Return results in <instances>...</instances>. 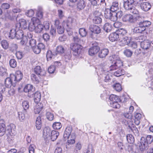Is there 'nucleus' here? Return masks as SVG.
I'll list each match as a JSON object with an SVG mask.
<instances>
[{"label": "nucleus", "mask_w": 153, "mask_h": 153, "mask_svg": "<svg viewBox=\"0 0 153 153\" xmlns=\"http://www.w3.org/2000/svg\"><path fill=\"white\" fill-rule=\"evenodd\" d=\"M126 33V31L122 28L116 30L115 32V41L117 43L121 46L128 45L131 42V38L127 36L125 37L123 39V36Z\"/></svg>", "instance_id": "nucleus-1"}, {"label": "nucleus", "mask_w": 153, "mask_h": 153, "mask_svg": "<svg viewBox=\"0 0 153 153\" xmlns=\"http://www.w3.org/2000/svg\"><path fill=\"white\" fill-rule=\"evenodd\" d=\"M136 146L141 152L146 150L149 147V145L146 142L145 138L144 137H141L140 141L137 143Z\"/></svg>", "instance_id": "nucleus-2"}, {"label": "nucleus", "mask_w": 153, "mask_h": 153, "mask_svg": "<svg viewBox=\"0 0 153 153\" xmlns=\"http://www.w3.org/2000/svg\"><path fill=\"white\" fill-rule=\"evenodd\" d=\"M70 48L73 51V55L75 56L79 55L81 53L83 47L78 43H71L70 45Z\"/></svg>", "instance_id": "nucleus-3"}, {"label": "nucleus", "mask_w": 153, "mask_h": 153, "mask_svg": "<svg viewBox=\"0 0 153 153\" xmlns=\"http://www.w3.org/2000/svg\"><path fill=\"white\" fill-rule=\"evenodd\" d=\"M24 91L25 92L28 93V97H33L35 93V88L32 85L28 84L25 86L24 88Z\"/></svg>", "instance_id": "nucleus-4"}, {"label": "nucleus", "mask_w": 153, "mask_h": 153, "mask_svg": "<svg viewBox=\"0 0 153 153\" xmlns=\"http://www.w3.org/2000/svg\"><path fill=\"white\" fill-rule=\"evenodd\" d=\"M93 46L91 47L88 51L89 54L90 56H93L96 54L99 51L100 48L97 42H94L92 44Z\"/></svg>", "instance_id": "nucleus-5"}, {"label": "nucleus", "mask_w": 153, "mask_h": 153, "mask_svg": "<svg viewBox=\"0 0 153 153\" xmlns=\"http://www.w3.org/2000/svg\"><path fill=\"white\" fill-rule=\"evenodd\" d=\"M54 25L57 33L60 34H62L64 32L65 29L61 24L60 23L58 20H56L54 22Z\"/></svg>", "instance_id": "nucleus-6"}, {"label": "nucleus", "mask_w": 153, "mask_h": 153, "mask_svg": "<svg viewBox=\"0 0 153 153\" xmlns=\"http://www.w3.org/2000/svg\"><path fill=\"white\" fill-rule=\"evenodd\" d=\"M27 24L26 21L24 19H21L19 22L16 24V27L18 29H25L27 28Z\"/></svg>", "instance_id": "nucleus-7"}, {"label": "nucleus", "mask_w": 153, "mask_h": 153, "mask_svg": "<svg viewBox=\"0 0 153 153\" xmlns=\"http://www.w3.org/2000/svg\"><path fill=\"white\" fill-rule=\"evenodd\" d=\"M16 129L15 125L13 124H11L7 126V131L10 135L13 136L16 134Z\"/></svg>", "instance_id": "nucleus-8"}, {"label": "nucleus", "mask_w": 153, "mask_h": 153, "mask_svg": "<svg viewBox=\"0 0 153 153\" xmlns=\"http://www.w3.org/2000/svg\"><path fill=\"white\" fill-rule=\"evenodd\" d=\"M113 13H112L109 9H106L104 11V16L107 19H109L111 21L114 22L115 19L114 16H113Z\"/></svg>", "instance_id": "nucleus-9"}, {"label": "nucleus", "mask_w": 153, "mask_h": 153, "mask_svg": "<svg viewBox=\"0 0 153 153\" xmlns=\"http://www.w3.org/2000/svg\"><path fill=\"white\" fill-rule=\"evenodd\" d=\"M34 72L37 75L41 76H44L46 74L45 71L43 70L39 66H36L34 69Z\"/></svg>", "instance_id": "nucleus-10"}, {"label": "nucleus", "mask_w": 153, "mask_h": 153, "mask_svg": "<svg viewBox=\"0 0 153 153\" xmlns=\"http://www.w3.org/2000/svg\"><path fill=\"white\" fill-rule=\"evenodd\" d=\"M124 7L126 10H129L133 7V0H123Z\"/></svg>", "instance_id": "nucleus-11"}, {"label": "nucleus", "mask_w": 153, "mask_h": 153, "mask_svg": "<svg viewBox=\"0 0 153 153\" xmlns=\"http://www.w3.org/2000/svg\"><path fill=\"white\" fill-rule=\"evenodd\" d=\"M122 19L124 22H128L131 23L134 22L136 20V19L134 18L131 14H127L124 15Z\"/></svg>", "instance_id": "nucleus-12"}, {"label": "nucleus", "mask_w": 153, "mask_h": 153, "mask_svg": "<svg viewBox=\"0 0 153 153\" xmlns=\"http://www.w3.org/2000/svg\"><path fill=\"white\" fill-rule=\"evenodd\" d=\"M51 130L49 127L45 128L43 131V136L45 139H49L51 133Z\"/></svg>", "instance_id": "nucleus-13"}, {"label": "nucleus", "mask_w": 153, "mask_h": 153, "mask_svg": "<svg viewBox=\"0 0 153 153\" xmlns=\"http://www.w3.org/2000/svg\"><path fill=\"white\" fill-rule=\"evenodd\" d=\"M89 29L92 33L96 34H98L100 32L101 30L100 27L95 25H91Z\"/></svg>", "instance_id": "nucleus-14"}, {"label": "nucleus", "mask_w": 153, "mask_h": 153, "mask_svg": "<svg viewBox=\"0 0 153 153\" xmlns=\"http://www.w3.org/2000/svg\"><path fill=\"white\" fill-rule=\"evenodd\" d=\"M140 7L142 10L147 11L151 8V5L149 3L144 2L141 4Z\"/></svg>", "instance_id": "nucleus-15"}, {"label": "nucleus", "mask_w": 153, "mask_h": 153, "mask_svg": "<svg viewBox=\"0 0 153 153\" xmlns=\"http://www.w3.org/2000/svg\"><path fill=\"white\" fill-rule=\"evenodd\" d=\"M72 131V127L71 126H67L65 129L63 134L64 138H68L71 135V134Z\"/></svg>", "instance_id": "nucleus-16"}, {"label": "nucleus", "mask_w": 153, "mask_h": 153, "mask_svg": "<svg viewBox=\"0 0 153 153\" xmlns=\"http://www.w3.org/2000/svg\"><path fill=\"white\" fill-rule=\"evenodd\" d=\"M141 46L144 50L149 49L151 46V43L148 41H145L141 43Z\"/></svg>", "instance_id": "nucleus-17"}, {"label": "nucleus", "mask_w": 153, "mask_h": 153, "mask_svg": "<svg viewBox=\"0 0 153 153\" xmlns=\"http://www.w3.org/2000/svg\"><path fill=\"white\" fill-rule=\"evenodd\" d=\"M108 53V50L107 49H103L100 51L99 53V56L100 58L105 57Z\"/></svg>", "instance_id": "nucleus-18"}, {"label": "nucleus", "mask_w": 153, "mask_h": 153, "mask_svg": "<svg viewBox=\"0 0 153 153\" xmlns=\"http://www.w3.org/2000/svg\"><path fill=\"white\" fill-rule=\"evenodd\" d=\"M40 76L36 75L34 74H32L31 75V78L32 80L35 83H38L40 79Z\"/></svg>", "instance_id": "nucleus-19"}, {"label": "nucleus", "mask_w": 153, "mask_h": 153, "mask_svg": "<svg viewBox=\"0 0 153 153\" xmlns=\"http://www.w3.org/2000/svg\"><path fill=\"white\" fill-rule=\"evenodd\" d=\"M23 31L21 29H18L16 30V38L17 39H21L24 36Z\"/></svg>", "instance_id": "nucleus-20"}, {"label": "nucleus", "mask_w": 153, "mask_h": 153, "mask_svg": "<svg viewBox=\"0 0 153 153\" xmlns=\"http://www.w3.org/2000/svg\"><path fill=\"white\" fill-rule=\"evenodd\" d=\"M59 133L55 131H52L51 133L50 138L49 139H51L53 141H54L56 140L58 137L59 135Z\"/></svg>", "instance_id": "nucleus-21"}, {"label": "nucleus", "mask_w": 153, "mask_h": 153, "mask_svg": "<svg viewBox=\"0 0 153 153\" xmlns=\"http://www.w3.org/2000/svg\"><path fill=\"white\" fill-rule=\"evenodd\" d=\"M17 28L16 27V28H13L10 30L9 33L8 37L11 39H13L16 38V30H17Z\"/></svg>", "instance_id": "nucleus-22"}, {"label": "nucleus", "mask_w": 153, "mask_h": 153, "mask_svg": "<svg viewBox=\"0 0 153 153\" xmlns=\"http://www.w3.org/2000/svg\"><path fill=\"white\" fill-rule=\"evenodd\" d=\"M85 3L84 0H79L77 2V7L80 10L83 9L85 7Z\"/></svg>", "instance_id": "nucleus-23"}, {"label": "nucleus", "mask_w": 153, "mask_h": 153, "mask_svg": "<svg viewBox=\"0 0 153 153\" xmlns=\"http://www.w3.org/2000/svg\"><path fill=\"white\" fill-rule=\"evenodd\" d=\"M151 24V22L147 21L140 22L139 23V25H141L143 28L144 27V30H146V27L149 26Z\"/></svg>", "instance_id": "nucleus-24"}, {"label": "nucleus", "mask_w": 153, "mask_h": 153, "mask_svg": "<svg viewBox=\"0 0 153 153\" xmlns=\"http://www.w3.org/2000/svg\"><path fill=\"white\" fill-rule=\"evenodd\" d=\"M56 55L57 54H62L64 53L65 49L61 45H59L56 48Z\"/></svg>", "instance_id": "nucleus-25"}, {"label": "nucleus", "mask_w": 153, "mask_h": 153, "mask_svg": "<svg viewBox=\"0 0 153 153\" xmlns=\"http://www.w3.org/2000/svg\"><path fill=\"white\" fill-rule=\"evenodd\" d=\"M34 99L36 103H38L41 100V95L40 93L39 92H36L34 93Z\"/></svg>", "instance_id": "nucleus-26"}, {"label": "nucleus", "mask_w": 153, "mask_h": 153, "mask_svg": "<svg viewBox=\"0 0 153 153\" xmlns=\"http://www.w3.org/2000/svg\"><path fill=\"white\" fill-rule=\"evenodd\" d=\"M135 119L134 120L135 123L138 125L140 123V120L142 117V115L139 113H136L134 115Z\"/></svg>", "instance_id": "nucleus-27"}, {"label": "nucleus", "mask_w": 153, "mask_h": 153, "mask_svg": "<svg viewBox=\"0 0 153 153\" xmlns=\"http://www.w3.org/2000/svg\"><path fill=\"white\" fill-rule=\"evenodd\" d=\"M71 137H69L67 138H68V144H72L75 143V139L76 138L75 134L74 133H72L71 135Z\"/></svg>", "instance_id": "nucleus-28"}, {"label": "nucleus", "mask_w": 153, "mask_h": 153, "mask_svg": "<svg viewBox=\"0 0 153 153\" xmlns=\"http://www.w3.org/2000/svg\"><path fill=\"white\" fill-rule=\"evenodd\" d=\"M42 126L41 119V117H38L36 119V126L37 129H40Z\"/></svg>", "instance_id": "nucleus-29"}, {"label": "nucleus", "mask_w": 153, "mask_h": 153, "mask_svg": "<svg viewBox=\"0 0 153 153\" xmlns=\"http://www.w3.org/2000/svg\"><path fill=\"white\" fill-rule=\"evenodd\" d=\"M115 59V70L123 66L122 62L120 60L119 57H117Z\"/></svg>", "instance_id": "nucleus-30"}, {"label": "nucleus", "mask_w": 153, "mask_h": 153, "mask_svg": "<svg viewBox=\"0 0 153 153\" xmlns=\"http://www.w3.org/2000/svg\"><path fill=\"white\" fill-rule=\"evenodd\" d=\"M138 26L135 27L133 29V32L136 33H141L142 32L144 31V27L142 28L141 25H138Z\"/></svg>", "instance_id": "nucleus-31"}, {"label": "nucleus", "mask_w": 153, "mask_h": 153, "mask_svg": "<svg viewBox=\"0 0 153 153\" xmlns=\"http://www.w3.org/2000/svg\"><path fill=\"white\" fill-rule=\"evenodd\" d=\"M121 104L120 98L119 96L115 95V108H120Z\"/></svg>", "instance_id": "nucleus-32"}, {"label": "nucleus", "mask_w": 153, "mask_h": 153, "mask_svg": "<svg viewBox=\"0 0 153 153\" xmlns=\"http://www.w3.org/2000/svg\"><path fill=\"white\" fill-rule=\"evenodd\" d=\"M14 76L17 79V81H20L22 78L23 75L20 71H18L16 72Z\"/></svg>", "instance_id": "nucleus-33"}, {"label": "nucleus", "mask_w": 153, "mask_h": 153, "mask_svg": "<svg viewBox=\"0 0 153 153\" xmlns=\"http://www.w3.org/2000/svg\"><path fill=\"white\" fill-rule=\"evenodd\" d=\"M36 15L40 19H41L43 17V13L42 8L41 7H38Z\"/></svg>", "instance_id": "nucleus-34"}, {"label": "nucleus", "mask_w": 153, "mask_h": 153, "mask_svg": "<svg viewBox=\"0 0 153 153\" xmlns=\"http://www.w3.org/2000/svg\"><path fill=\"white\" fill-rule=\"evenodd\" d=\"M4 84L6 87L7 88L10 87L12 85L14 86H15V85L13 84L12 81L9 77H7L6 79L4 81Z\"/></svg>", "instance_id": "nucleus-35"}, {"label": "nucleus", "mask_w": 153, "mask_h": 153, "mask_svg": "<svg viewBox=\"0 0 153 153\" xmlns=\"http://www.w3.org/2000/svg\"><path fill=\"white\" fill-rule=\"evenodd\" d=\"M112 29V26L108 23H105L104 25L103 29L106 32H110Z\"/></svg>", "instance_id": "nucleus-36"}, {"label": "nucleus", "mask_w": 153, "mask_h": 153, "mask_svg": "<svg viewBox=\"0 0 153 153\" xmlns=\"http://www.w3.org/2000/svg\"><path fill=\"white\" fill-rule=\"evenodd\" d=\"M109 105L111 107L113 108H115V105L114 102H115L114 100H115V95L114 94H111L109 97Z\"/></svg>", "instance_id": "nucleus-37"}, {"label": "nucleus", "mask_w": 153, "mask_h": 153, "mask_svg": "<svg viewBox=\"0 0 153 153\" xmlns=\"http://www.w3.org/2000/svg\"><path fill=\"white\" fill-rule=\"evenodd\" d=\"M115 13L116 14L115 17L117 18V19L120 21V20H121V18L123 15V12L120 9L119 10L115 9Z\"/></svg>", "instance_id": "nucleus-38"}, {"label": "nucleus", "mask_w": 153, "mask_h": 153, "mask_svg": "<svg viewBox=\"0 0 153 153\" xmlns=\"http://www.w3.org/2000/svg\"><path fill=\"white\" fill-rule=\"evenodd\" d=\"M126 139L128 142L130 143H133L134 142V138L131 134H129L126 136Z\"/></svg>", "instance_id": "nucleus-39"}, {"label": "nucleus", "mask_w": 153, "mask_h": 153, "mask_svg": "<svg viewBox=\"0 0 153 153\" xmlns=\"http://www.w3.org/2000/svg\"><path fill=\"white\" fill-rule=\"evenodd\" d=\"M43 29V26L41 24H38L35 27L34 30L35 32L37 33H40L41 32Z\"/></svg>", "instance_id": "nucleus-40"}, {"label": "nucleus", "mask_w": 153, "mask_h": 153, "mask_svg": "<svg viewBox=\"0 0 153 153\" xmlns=\"http://www.w3.org/2000/svg\"><path fill=\"white\" fill-rule=\"evenodd\" d=\"M26 112L23 111L19 112L18 117L20 121L21 122L25 120V116L24 113Z\"/></svg>", "instance_id": "nucleus-41"}, {"label": "nucleus", "mask_w": 153, "mask_h": 153, "mask_svg": "<svg viewBox=\"0 0 153 153\" xmlns=\"http://www.w3.org/2000/svg\"><path fill=\"white\" fill-rule=\"evenodd\" d=\"M5 90L4 86L1 84H0V102L3 99L2 94Z\"/></svg>", "instance_id": "nucleus-42"}, {"label": "nucleus", "mask_w": 153, "mask_h": 153, "mask_svg": "<svg viewBox=\"0 0 153 153\" xmlns=\"http://www.w3.org/2000/svg\"><path fill=\"white\" fill-rule=\"evenodd\" d=\"M29 103L27 101H23L22 105L24 109L23 111L26 112V110L28 109L29 107Z\"/></svg>", "instance_id": "nucleus-43"}, {"label": "nucleus", "mask_w": 153, "mask_h": 153, "mask_svg": "<svg viewBox=\"0 0 153 153\" xmlns=\"http://www.w3.org/2000/svg\"><path fill=\"white\" fill-rule=\"evenodd\" d=\"M125 74V71L124 70L120 68L118 70L115 71V76L119 77Z\"/></svg>", "instance_id": "nucleus-44"}, {"label": "nucleus", "mask_w": 153, "mask_h": 153, "mask_svg": "<svg viewBox=\"0 0 153 153\" xmlns=\"http://www.w3.org/2000/svg\"><path fill=\"white\" fill-rule=\"evenodd\" d=\"M79 34L82 37L85 36L87 34V32L85 28H81L79 29Z\"/></svg>", "instance_id": "nucleus-45"}, {"label": "nucleus", "mask_w": 153, "mask_h": 153, "mask_svg": "<svg viewBox=\"0 0 153 153\" xmlns=\"http://www.w3.org/2000/svg\"><path fill=\"white\" fill-rule=\"evenodd\" d=\"M5 16L7 19L10 20H12L13 19L14 16L13 13L11 12L7 11V12L6 13Z\"/></svg>", "instance_id": "nucleus-46"}, {"label": "nucleus", "mask_w": 153, "mask_h": 153, "mask_svg": "<svg viewBox=\"0 0 153 153\" xmlns=\"http://www.w3.org/2000/svg\"><path fill=\"white\" fill-rule=\"evenodd\" d=\"M74 19L71 18H68L65 23L68 27H70L72 26V23L74 22Z\"/></svg>", "instance_id": "nucleus-47"}, {"label": "nucleus", "mask_w": 153, "mask_h": 153, "mask_svg": "<svg viewBox=\"0 0 153 153\" xmlns=\"http://www.w3.org/2000/svg\"><path fill=\"white\" fill-rule=\"evenodd\" d=\"M123 53L127 57H129L131 56L133 52L130 50L127 49L124 50Z\"/></svg>", "instance_id": "nucleus-48"}, {"label": "nucleus", "mask_w": 153, "mask_h": 153, "mask_svg": "<svg viewBox=\"0 0 153 153\" xmlns=\"http://www.w3.org/2000/svg\"><path fill=\"white\" fill-rule=\"evenodd\" d=\"M53 56V54H52V52L51 51H48L46 54V57L47 61H50Z\"/></svg>", "instance_id": "nucleus-49"}, {"label": "nucleus", "mask_w": 153, "mask_h": 153, "mask_svg": "<svg viewBox=\"0 0 153 153\" xmlns=\"http://www.w3.org/2000/svg\"><path fill=\"white\" fill-rule=\"evenodd\" d=\"M36 25L30 22L29 23L28 26V29L29 31H33L35 29L36 26Z\"/></svg>", "instance_id": "nucleus-50"}, {"label": "nucleus", "mask_w": 153, "mask_h": 153, "mask_svg": "<svg viewBox=\"0 0 153 153\" xmlns=\"http://www.w3.org/2000/svg\"><path fill=\"white\" fill-rule=\"evenodd\" d=\"M53 127L55 129H59L62 127V126L59 122H55L53 125Z\"/></svg>", "instance_id": "nucleus-51"}, {"label": "nucleus", "mask_w": 153, "mask_h": 153, "mask_svg": "<svg viewBox=\"0 0 153 153\" xmlns=\"http://www.w3.org/2000/svg\"><path fill=\"white\" fill-rule=\"evenodd\" d=\"M9 64L10 67L12 68H15L17 65V62L14 59H12L10 60Z\"/></svg>", "instance_id": "nucleus-52"}, {"label": "nucleus", "mask_w": 153, "mask_h": 153, "mask_svg": "<svg viewBox=\"0 0 153 153\" xmlns=\"http://www.w3.org/2000/svg\"><path fill=\"white\" fill-rule=\"evenodd\" d=\"M71 56V54L70 52H68L64 56L65 61L66 62H68L70 60Z\"/></svg>", "instance_id": "nucleus-53"}, {"label": "nucleus", "mask_w": 153, "mask_h": 153, "mask_svg": "<svg viewBox=\"0 0 153 153\" xmlns=\"http://www.w3.org/2000/svg\"><path fill=\"white\" fill-rule=\"evenodd\" d=\"M1 45L4 49L8 48L9 46V44L7 41L6 40H3L1 42Z\"/></svg>", "instance_id": "nucleus-54"}, {"label": "nucleus", "mask_w": 153, "mask_h": 153, "mask_svg": "<svg viewBox=\"0 0 153 153\" xmlns=\"http://www.w3.org/2000/svg\"><path fill=\"white\" fill-rule=\"evenodd\" d=\"M7 70L3 67H0V76H6V75Z\"/></svg>", "instance_id": "nucleus-55"}, {"label": "nucleus", "mask_w": 153, "mask_h": 153, "mask_svg": "<svg viewBox=\"0 0 153 153\" xmlns=\"http://www.w3.org/2000/svg\"><path fill=\"white\" fill-rule=\"evenodd\" d=\"M25 14L27 16L32 17L34 14V12L33 10L30 9L26 11Z\"/></svg>", "instance_id": "nucleus-56"}, {"label": "nucleus", "mask_w": 153, "mask_h": 153, "mask_svg": "<svg viewBox=\"0 0 153 153\" xmlns=\"http://www.w3.org/2000/svg\"><path fill=\"white\" fill-rule=\"evenodd\" d=\"M146 142L149 145V144H150L153 140V137L151 135H148L147 136L146 139Z\"/></svg>", "instance_id": "nucleus-57"}, {"label": "nucleus", "mask_w": 153, "mask_h": 153, "mask_svg": "<svg viewBox=\"0 0 153 153\" xmlns=\"http://www.w3.org/2000/svg\"><path fill=\"white\" fill-rule=\"evenodd\" d=\"M29 43L32 48L34 47L36 45V40L33 39H31L29 40Z\"/></svg>", "instance_id": "nucleus-58"}, {"label": "nucleus", "mask_w": 153, "mask_h": 153, "mask_svg": "<svg viewBox=\"0 0 153 153\" xmlns=\"http://www.w3.org/2000/svg\"><path fill=\"white\" fill-rule=\"evenodd\" d=\"M93 22L95 24H100L102 22V19L99 16L95 17L93 19Z\"/></svg>", "instance_id": "nucleus-59"}, {"label": "nucleus", "mask_w": 153, "mask_h": 153, "mask_svg": "<svg viewBox=\"0 0 153 153\" xmlns=\"http://www.w3.org/2000/svg\"><path fill=\"white\" fill-rule=\"evenodd\" d=\"M47 118L49 120L51 121L53 118V114L49 112H47L46 114Z\"/></svg>", "instance_id": "nucleus-60"}, {"label": "nucleus", "mask_w": 153, "mask_h": 153, "mask_svg": "<svg viewBox=\"0 0 153 153\" xmlns=\"http://www.w3.org/2000/svg\"><path fill=\"white\" fill-rule=\"evenodd\" d=\"M32 23H33V24H35L36 25H37L40 22V20L38 18L33 17L31 19V22Z\"/></svg>", "instance_id": "nucleus-61"}, {"label": "nucleus", "mask_w": 153, "mask_h": 153, "mask_svg": "<svg viewBox=\"0 0 153 153\" xmlns=\"http://www.w3.org/2000/svg\"><path fill=\"white\" fill-rule=\"evenodd\" d=\"M56 69L55 67L53 65L50 66L48 68V71L50 74L53 73Z\"/></svg>", "instance_id": "nucleus-62"}, {"label": "nucleus", "mask_w": 153, "mask_h": 153, "mask_svg": "<svg viewBox=\"0 0 153 153\" xmlns=\"http://www.w3.org/2000/svg\"><path fill=\"white\" fill-rule=\"evenodd\" d=\"M122 89V87L119 83H115V90L117 92H120Z\"/></svg>", "instance_id": "nucleus-63"}, {"label": "nucleus", "mask_w": 153, "mask_h": 153, "mask_svg": "<svg viewBox=\"0 0 153 153\" xmlns=\"http://www.w3.org/2000/svg\"><path fill=\"white\" fill-rule=\"evenodd\" d=\"M35 147V146L34 144L30 145L29 148V153H34V148Z\"/></svg>", "instance_id": "nucleus-64"}]
</instances>
